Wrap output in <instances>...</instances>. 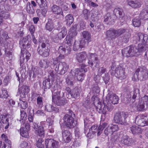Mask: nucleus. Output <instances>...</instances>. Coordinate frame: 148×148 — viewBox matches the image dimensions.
<instances>
[{
  "label": "nucleus",
  "instance_id": "f257e3e1",
  "mask_svg": "<svg viewBox=\"0 0 148 148\" xmlns=\"http://www.w3.org/2000/svg\"><path fill=\"white\" fill-rule=\"evenodd\" d=\"M39 46L37 51L38 54L43 57L48 56L49 54L50 49L47 47L48 42L44 38H40L39 40Z\"/></svg>",
  "mask_w": 148,
  "mask_h": 148
},
{
  "label": "nucleus",
  "instance_id": "f03ea898",
  "mask_svg": "<svg viewBox=\"0 0 148 148\" xmlns=\"http://www.w3.org/2000/svg\"><path fill=\"white\" fill-rule=\"evenodd\" d=\"M20 47L21 49V52L23 54V56L26 58V62H27L31 56L30 53L25 49L30 47L31 42L28 39V37H24L22 40H21L19 43Z\"/></svg>",
  "mask_w": 148,
  "mask_h": 148
},
{
  "label": "nucleus",
  "instance_id": "7ed1b4c3",
  "mask_svg": "<svg viewBox=\"0 0 148 148\" xmlns=\"http://www.w3.org/2000/svg\"><path fill=\"white\" fill-rule=\"evenodd\" d=\"M134 76L140 81H145L148 77V70L145 67H139L136 70Z\"/></svg>",
  "mask_w": 148,
  "mask_h": 148
},
{
  "label": "nucleus",
  "instance_id": "20e7f679",
  "mask_svg": "<svg viewBox=\"0 0 148 148\" xmlns=\"http://www.w3.org/2000/svg\"><path fill=\"white\" fill-rule=\"evenodd\" d=\"M73 116H74V114L72 111L69 110V114L65 115L63 117L64 123L67 127L70 129L73 128L76 125V123Z\"/></svg>",
  "mask_w": 148,
  "mask_h": 148
},
{
  "label": "nucleus",
  "instance_id": "39448f33",
  "mask_svg": "<svg viewBox=\"0 0 148 148\" xmlns=\"http://www.w3.org/2000/svg\"><path fill=\"white\" fill-rule=\"evenodd\" d=\"M63 93L60 91L54 92L52 96L53 102L58 106H64L66 103V100L63 97Z\"/></svg>",
  "mask_w": 148,
  "mask_h": 148
},
{
  "label": "nucleus",
  "instance_id": "423d86ee",
  "mask_svg": "<svg viewBox=\"0 0 148 148\" xmlns=\"http://www.w3.org/2000/svg\"><path fill=\"white\" fill-rule=\"evenodd\" d=\"M86 65L82 64L81 68L75 69L72 73V74L76 77L78 80L82 81L84 79L85 73L87 71V69H85Z\"/></svg>",
  "mask_w": 148,
  "mask_h": 148
},
{
  "label": "nucleus",
  "instance_id": "0eeeda50",
  "mask_svg": "<svg viewBox=\"0 0 148 148\" xmlns=\"http://www.w3.org/2000/svg\"><path fill=\"white\" fill-rule=\"evenodd\" d=\"M88 64L92 68L94 69V65L96 68L99 67V60L95 53H89L88 57Z\"/></svg>",
  "mask_w": 148,
  "mask_h": 148
},
{
  "label": "nucleus",
  "instance_id": "6e6552de",
  "mask_svg": "<svg viewBox=\"0 0 148 148\" xmlns=\"http://www.w3.org/2000/svg\"><path fill=\"white\" fill-rule=\"evenodd\" d=\"M128 114L127 112H121L116 113L115 114L114 120L116 123L121 125H125L127 122Z\"/></svg>",
  "mask_w": 148,
  "mask_h": 148
},
{
  "label": "nucleus",
  "instance_id": "1a4fd4ad",
  "mask_svg": "<svg viewBox=\"0 0 148 148\" xmlns=\"http://www.w3.org/2000/svg\"><path fill=\"white\" fill-rule=\"evenodd\" d=\"M137 51L136 47L130 46L123 49L122 54L124 56L126 57H132L135 56Z\"/></svg>",
  "mask_w": 148,
  "mask_h": 148
},
{
  "label": "nucleus",
  "instance_id": "9d476101",
  "mask_svg": "<svg viewBox=\"0 0 148 148\" xmlns=\"http://www.w3.org/2000/svg\"><path fill=\"white\" fill-rule=\"evenodd\" d=\"M55 70L57 73L59 71L60 69V73H59L61 75H63L69 69V66L65 62H63L58 63V64L54 65Z\"/></svg>",
  "mask_w": 148,
  "mask_h": 148
},
{
  "label": "nucleus",
  "instance_id": "9b49d317",
  "mask_svg": "<svg viewBox=\"0 0 148 148\" xmlns=\"http://www.w3.org/2000/svg\"><path fill=\"white\" fill-rule=\"evenodd\" d=\"M135 122L138 125L140 126L148 125L147 117L142 115H138L136 118Z\"/></svg>",
  "mask_w": 148,
  "mask_h": 148
},
{
  "label": "nucleus",
  "instance_id": "f8f14e48",
  "mask_svg": "<svg viewBox=\"0 0 148 148\" xmlns=\"http://www.w3.org/2000/svg\"><path fill=\"white\" fill-rule=\"evenodd\" d=\"M59 51L61 54H64L66 55L69 54L71 51V48L69 46H66V47L61 46L59 47ZM64 55L60 54L58 57L59 60L64 58Z\"/></svg>",
  "mask_w": 148,
  "mask_h": 148
},
{
  "label": "nucleus",
  "instance_id": "ddd939ff",
  "mask_svg": "<svg viewBox=\"0 0 148 148\" xmlns=\"http://www.w3.org/2000/svg\"><path fill=\"white\" fill-rule=\"evenodd\" d=\"M45 122H41L40 126L38 127L36 123H33L34 128L35 130V134L40 136H44V126H43Z\"/></svg>",
  "mask_w": 148,
  "mask_h": 148
},
{
  "label": "nucleus",
  "instance_id": "4468645a",
  "mask_svg": "<svg viewBox=\"0 0 148 148\" xmlns=\"http://www.w3.org/2000/svg\"><path fill=\"white\" fill-rule=\"evenodd\" d=\"M45 142L46 148H59V142L53 139L47 138Z\"/></svg>",
  "mask_w": 148,
  "mask_h": 148
},
{
  "label": "nucleus",
  "instance_id": "2eb2a0df",
  "mask_svg": "<svg viewBox=\"0 0 148 148\" xmlns=\"http://www.w3.org/2000/svg\"><path fill=\"white\" fill-rule=\"evenodd\" d=\"M119 130L118 126L116 125L111 124L106 128L104 131V133L106 136H111L114 132Z\"/></svg>",
  "mask_w": 148,
  "mask_h": 148
},
{
  "label": "nucleus",
  "instance_id": "dca6fc26",
  "mask_svg": "<svg viewBox=\"0 0 148 148\" xmlns=\"http://www.w3.org/2000/svg\"><path fill=\"white\" fill-rule=\"evenodd\" d=\"M125 70V69L121 66L117 67L115 70V75L122 80L124 79L126 77Z\"/></svg>",
  "mask_w": 148,
  "mask_h": 148
},
{
  "label": "nucleus",
  "instance_id": "f3484780",
  "mask_svg": "<svg viewBox=\"0 0 148 148\" xmlns=\"http://www.w3.org/2000/svg\"><path fill=\"white\" fill-rule=\"evenodd\" d=\"M62 141L64 143H68L72 138L71 133L68 130H62Z\"/></svg>",
  "mask_w": 148,
  "mask_h": 148
},
{
  "label": "nucleus",
  "instance_id": "a211bd4d",
  "mask_svg": "<svg viewBox=\"0 0 148 148\" xmlns=\"http://www.w3.org/2000/svg\"><path fill=\"white\" fill-rule=\"evenodd\" d=\"M106 72V69L102 67L99 69L97 73L99 74V75L101 76L102 77L103 80L106 84L108 82L109 80V77L108 74L107 73H105Z\"/></svg>",
  "mask_w": 148,
  "mask_h": 148
},
{
  "label": "nucleus",
  "instance_id": "6ab92c4d",
  "mask_svg": "<svg viewBox=\"0 0 148 148\" xmlns=\"http://www.w3.org/2000/svg\"><path fill=\"white\" fill-rule=\"evenodd\" d=\"M134 142L133 138L126 135H123L121 138V143L124 145L128 146L131 145Z\"/></svg>",
  "mask_w": 148,
  "mask_h": 148
},
{
  "label": "nucleus",
  "instance_id": "aec40b11",
  "mask_svg": "<svg viewBox=\"0 0 148 148\" xmlns=\"http://www.w3.org/2000/svg\"><path fill=\"white\" fill-rule=\"evenodd\" d=\"M87 56V53L85 51H83L77 53L75 58L78 62L81 63L86 60Z\"/></svg>",
  "mask_w": 148,
  "mask_h": 148
},
{
  "label": "nucleus",
  "instance_id": "412c9836",
  "mask_svg": "<svg viewBox=\"0 0 148 148\" xmlns=\"http://www.w3.org/2000/svg\"><path fill=\"white\" fill-rule=\"evenodd\" d=\"M113 108V106L110 103L106 104H104V106L101 112L104 115V116H106L107 114H108V112H111Z\"/></svg>",
  "mask_w": 148,
  "mask_h": 148
},
{
  "label": "nucleus",
  "instance_id": "4be33fe9",
  "mask_svg": "<svg viewBox=\"0 0 148 148\" xmlns=\"http://www.w3.org/2000/svg\"><path fill=\"white\" fill-rule=\"evenodd\" d=\"M52 12L54 14L64 16L62 9L59 6L54 5L51 8Z\"/></svg>",
  "mask_w": 148,
  "mask_h": 148
},
{
  "label": "nucleus",
  "instance_id": "5701e85b",
  "mask_svg": "<svg viewBox=\"0 0 148 148\" xmlns=\"http://www.w3.org/2000/svg\"><path fill=\"white\" fill-rule=\"evenodd\" d=\"M85 44L84 41H75L73 45V49L75 51L80 50L82 49L85 46Z\"/></svg>",
  "mask_w": 148,
  "mask_h": 148
},
{
  "label": "nucleus",
  "instance_id": "b1692460",
  "mask_svg": "<svg viewBox=\"0 0 148 148\" xmlns=\"http://www.w3.org/2000/svg\"><path fill=\"white\" fill-rule=\"evenodd\" d=\"M109 101L114 104H116L118 103L119 98L115 94L110 92L108 94Z\"/></svg>",
  "mask_w": 148,
  "mask_h": 148
},
{
  "label": "nucleus",
  "instance_id": "393cba45",
  "mask_svg": "<svg viewBox=\"0 0 148 148\" xmlns=\"http://www.w3.org/2000/svg\"><path fill=\"white\" fill-rule=\"evenodd\" d=\"M29 88L27 86H23L19 89V92L20 93V97L23 98L25 97L26 94L29 91Z\"/></svg>",
  "mask_w": 148,
  "mask_h": 148
},
{
  "label": "nucleus",
  "instance_id": "a878e982",
  "mask_svg": "<svg viewBox=\"0 0 148 148\" xmlns=\"http://www.w3.org/2000/svg\"><path fill=\"white\" fill-rule=\"evenodd\" d=\"M10 118V115L8 114L1 115L0 118L5 126V128L7 129L8 128L9 125V119Z\"/></svg>",
  "mask_w": 148,
  "mask_h": 148
},
{
  "label": "nucleus",
  "instance_id": "bb28decb",
  "mask_svg": "<svg viewBox=\"0 0 148 148\" xmlns=\"http://www.w3.org/2000/svg\"><path fill=\"white\" fill-rule=\"evenodd\" d=\"M127 2L128 5L134 8H139L141 5L140 3L137 0H127Z\"/></svg>",
  "mask_w": 148,
  "mask_h": 148
},
{
  "label": "nucleus",
  "instance_id": "cd10ccee",
  "mask_svg": "<svg viewBox=\"0 0 148 148\" xmlns=\"http://www.w3.org/2000/svg\"><path fill=\"white\" fill-rule=\"evenodd\" d=\"M82 35L84 39H82L81 40L84 41L85 44L88 45V42L90 40V34L88 32L84 31L82 33Z\"/></svg>",
  "mask_w": 148,
  "mask_h": 148
},
{
  "label": "nucleus",
  "instance_id": "c85d7f7f",
  "mask_svg": "<svg viewBox=\"0 0 148 148\" xmlns=\"http://www.w3.org/2000/svg\"><path fill=\"white\" fill-rule=\"evenodd\" d=\"M45 110L47 112H51L55 111L58 112L59 109L56 107H54L52 105L49 103H47L45 106Z\"/></svg>",
  "mask_w": 148,
  "mask_h": 148
},
{
  "label": "nucleus",
  "instance_id": "c756f323",
  "mask_svg": "<svg viewBox=\"0 0 148 148\" xmlns=\"http://www.w3.org/2000/svg\"><path fill=\"white\" fill-rule=\"evenodd\" d=\"M130 130L133 134H139L142 133V130L137 126L133 125L130 127Z\"/></svg>",
  "mask_w": 148,
  "mask_h": 148
},
{
  "label": "nucleus",
  "instance_id": "7c9ffc66",
  "mask_svg": "<svg viewBox=\"0 0 148 148\" xmlns=\"http://www.w3.org/2000/svg\"><path fill=\"white\" fill-rule=\"evenodd\" d=\"M49 64L50 62L49 60L46 59L41 60H40L39 62L40 66L44 69L48 68L49 65Z\"/></svg>",
  "mask_w": 148,
  "mask_h": 148
},
{
  "label": "nucleus",
  "instance_id": "2f4dec72",
  "mask_svg": "<svg viewBox=\"0 0 148 148\" xmlns=\"http://www.w3.org/2000/svg\"><path fill=\"white\" fill-rule=\"evenodd\" d=\"M115 30L112 29L108 30L106 32V34L107 38L109 40L115 39L117 37L116 35Z\"/></svg>",
  "mask_w": 148,
  "mask_h": 148
},
{
  "label": "nucleus",
  "instance_id": "473e14b6",
  "mask_svg": "<svg viewBox=\"0 0 148 148\" xmlns=\"http://www.w3.org/2000/svg\"><path fill=\"white\" fill-rule=\"evenodd\" d=\"M53 81L49 78L46 79L43 82V87L45 88H50L53 84Z\"/></svg>",
  "mask_w": 148,
  "mask_h": 148
},
{
  "label": "nucleus",
  "instance_id": "72a5a7b5",
  "mask_svg": "<svg viewBox=\"0 0 148 148\" xmlns=\"http://www.w3.org/2000/svg\"><path fill=\"white\" fill-rule=\"evenodd\" d=\"M80 91L79 89L77 88H75L70 93L71 96L75 99H78L80 95Z\"/></svg>",
  "mask_w": 148,
  "mask_h": 148
},
{
  "label": "nucleus",
  "instance_id": "f704fd0d",
  "mask_svg": "<svg viewBox=\"0 0 148 148\" xmlns=\"http://www.w3.org/2000/svg\"><path fill=\"white\" fill-rule=\"evenodd\" d=\"M138 40L143 44H145L148 38L147 35L141 33H138Z\"/></svg>",
  "mask_w": 148,
  "mask_h": 148
},
{
  "label": "nucleus",
  "instance_id": "c9c22d12",
  "mask_svg": "<svg viewBox=\"0 0 148 148\" xmlns=\"http://www.w3.org/2000/svg\"><path fill=\"white\" fill-rule=\"evenodd\" d=\"M114 13L115 15L117 16L119 15V16H121L119 17V19L121 20V18L122 19L123 18V10L119 8H116L114 9Z\"/></svg>",
  "mask_w": 148,
  "mask_h": 148
},
{
  "label": "nucleus",
  "instance_id": "e433bc0d",
  "mask_svg": "<svg viewBox=\"0 0 148 148\" xmlns=\"http://www.w3.org/2000/svg\"><path fill=\"white\" fill-rule=\"evenodd\" d=\"M39 70L38 68H32V70L29 76L30 77H32L33 80H34L35 79L36 77L39 74Z\"/></svg>",
  "mask_w": 148,
  "mask_h": 148
},
{
  "label": "nucleus",
  "instance_id": "4c0bfd02",
  "mask_svg": "<svg viewBox=\"0 0 148 148\" xmlns=\"http://www.w3.org/2000/svg\"><path fill=\"white\" fill-rule=\"evenodd\" d=\"M67 34V30L65 27H63L61 31L57 34V36L60 39L64 37Z\"/></svg>",
  "mask_w": 148,
  "mask_h": 148
},
{
  "label": "nucleus",
  "instance_id": "58836bf2",
  "mask_svg": "<svg viewBox=\"0 0 148 148\" xmlns=\"http://www.w3.org/2000/svg\"><path fill=\"white\" fill-rule=\"evenodd\" d=\"M139 90L138 89H136L132 92H131V94H130V92H129V95L128 96V98H130L131 95H132V99H135L137 96H139Z\"/></svg>",
  "mask_w": 148,
  "mask_h": 148
},
{
  "label": "nucleus",
  "instance_id": "ea45409f",
  "mask_svg": "<svg viewBox=\"0 0 148 148\" xmlns=\"http://www.w3.org/2000/svg\"><path fill=\"white\" fill-rule=\"evenodd\" d=\"M65 18L66 23L68 25H71L73 22V18L71 14H68L66 16Z\"/></svg>",
  "mask_w": 148,
  "mask_h": 148
},
{
  "label": "nucleus",
  "instance_id": "a19ab883",
  "mask_svg": "<svg viewBox=\"0 0 148 148\" xmlns=\"http://www.w3.org/2000/svg\"><path fill=\"white\" fill-rule=\"evenodd\" d=\"M54 28V25L51 21H48L47 23L46 24L45 28L49 31H51Z\"/></svg>",
  "mask_w": 148,
  "mask_h": 148
},
{
  "label": "nucleus",
  "instance_id": "79ce46f5",
  "mask_svg": "<svg viewBox=\"0 0 148 148\" xmlns=\"http://www.w3.org/2000/svg\"><path fill=\"white\" fill-rule=\"evenodd\" d=\"M20 134L22 137L25 138H28L29 136L28 131L23 127L20 128Z\"/></svg>",
  "mask_w": 148,
  "mask_h": 148
},
{
  "label": "nucleus",
  "instance_id": "37998d69",
  "mask_svg": "<svg viewBox=\"0 0 148 148\" xmlns=\"http://www.w3.org/2000/svg\"><path fill=\"white\" fill-rule=\"evenodd\" d=\"M45 142L41 138H39L37 140L36 145L38 148H45Z\"/></svg>",
  "mask_w": 148,
  "mask_h": 148
},
{
  "label": "nucleus",
  "instance_id": "c03bdc74",
  "mask_svg": "<svg viewBox=\"0 0 148 148\" xmlns=\"http://www.w3.org/2000/svg\"><path fill=\"white\" fill-rule=\"evenodd\" d=\"M107 123L105 122L99 125L98 128V136L100 135L101 134L103 129L107 127Z\"/></svg>",
  "mask_w": 148,
  "mask_h": 148
},
{
  "label": "nucleus",
  "instance_id": "a18cd8bd",
  "mask_svg": "<svg viewBox=\"0 0 148 148\" xmlns=\"http://www.w3.org/2000/svg\"><path fill=\"white\" fill-rule=\"evenodd\" d=\"M26 10L27 12L30 14H33L34 12V10L29 2L27 3Z\"/></svg>",
  "mask_w": 148,
  "mask_h": 148
},
{
  "label": "nucleus",
  "instance_id": "49530a36",
  "mask_svg": "<svg viewBox=\"0 0 148 148\" xmlns=\"http://www.w3.org/2000/svg\"><path fill=\"white\" fill-rule=\"evenodd\" d=\"M141 19L139 17L135 18L132 21L133 25L135 27H139L141 24Z\"/></svg>",
  "mask_w": 148,
  "mask_h": 148
},
{
  "label": "nucleus",
  "instance_id": "de8ad7c7",
  "mask_svg": "<svg viewBox=\"0 0 148 148\" xmlns=\"http://www.w3.org/2000/svg\"><path fill=\"white\" fill-rule=\"evenodd\" d=\"M145 103H144L141 101L139 102L138 105L137 106V110L140 111H142L145 110L146 108L145 105Z\"/></svg>",
  "mask_w": 148,
  "mask_h": 148
},
{
  "label": "nucleus",
  "instance_id": "09e8293b",
  "mask_svg": "<svg viewBox=\"0 0 148 148\" xmlns=\"http://www.w3.org/2000/svg\"><path fill=\"white\" fill-rule=\"evenodd\" d=\"M145 44H139L138 45V49H137L138 50L137 52H142L143 51L145 50L147 48V45H145Z\"/></svg>",
  "mask_w": 148,
  "mask_h": 148
},
{
  "label": "nucleus",
  "instance_id": "8fccbe9b",
  "mask_svg": "<svg viewBox=\"0 0 148 148\" xmlns=\"http://www.w3.org/2000/svg\"><path fill=\"white\" fill-rule=\"evenodd\" d=\"M36 101L37 104L39 107L41 108L43 106V98L42 96H38L36 99Z\"/></svg>",
  "mask_w": 148,
  "mask_h": 148
},
{
  "label": "nucleus",
  "instance_id": "3c124183",
  "mask_svg": "<svg viewBox=\"0 0 148 148\" xmlns=\"http://www.w3.org/2000/svg\"><path fill=\"white\" fill-rule=\"evenodd\" d=\"M2 92L0 94V97L3 99H6L8 96L7 91L4 89H2Z\"/></svg>",
  "mask_w": 148,
  "mask_h": 148
},
{
  "label": "nucleus",
  "instance_id": "603ef678",
  "mask_svg": "<svg viewBox=\"0 0 148 148\" xmlns=\"http://www.w3.org/2000/svg\"><path fill=\"white\" fill-rule=\"evenodd\" d=\"M34 112L33 109L30 110L29 111L28 120L29 122H34Z\"/></svg>",
  "mask_w": 148,
  "mask_h": 148
},
{
  "label": "nucleus",
  "instance_id": "864d4df0",
  "mask_svg": "<svg viewBox=\"0 0 148 148\" xmlns=\"http://www.w3.org/2000/svg\"><path fill=\"white\" fill-rule=\"evenodd\" d=\"M69 36L73 38L77 34L76 29L74 27H72L70 29L69 31Z\"/></svg>",
  "mask_w": 148,
  "mask_h": 148
},
{
  "label": "nucleus",
  "instance_id": "5fc2aeb1",
  "mask_svg": "<svg viewBox=\"0 0 148 148\" xmlns=\"http://www.w3.org/2000/svg\"><path fill=\"white\" fill-rule=\"evenodd\" d=\"M20 102L18 103V104H20L21 107L22 109H26L28 106V103L27 101L21 100L20 99Z\"/></svg>",
  "mask_w": 148,
  "mask_h": 148
},
{
  "label": "nucleus",
  "instance_id": "6e6d98bb",
  "mask_svg": "<svg viewBox=\"0 0 148 148\" xmlns=\"http://www.w3.org/2000/svg\"><path fill=\"white\" fill-rule=\"evenodd\" d=\"M0 37L2 39H6L8 38L7 33L1 29H0Z\"/></svg>",
  "mask_w": 148,
  "mask_h": 148
},
{
  "label": "nucleus",
  "instance_id": "4d7b16f0",
  "mask_svg": "<svg viewBox=\"0 0 148 148\" xmlns=\"http://www.w3.org/2000/svg\"><path fill=\"white\" fill-rule=\"evenodd\" d=\"M126 30L123 28H121L115 30L116 35L117 37H118L125 32Z\"/></svg>",
  "mask_w": 148,
  "mask_h": 148
},
{
  "label": "nucleus",
  "instance_id": "13d9d810",
  "mask_svg": "<svg viewBox=\"0 0 148 148\" xmlns=\"http://www.w3.org/2000/svg\"><path fill=\"white\" fill-rule=\"evenodd\" d=\"M20 113L21 118L22 120V122L24 123L26 119L27 114L26 112L23 110L21 111Z\"/></svg>",
  "mask_w": 148,
  "mask_h": 148
},
{
  "label": "nucleus",
  "instance_id": "bf43d9fd",
  "mask_svg": "<svg viewBox=\"0 0 148 148\" xmlns=\"http://www.w3.org/2000/svg\"><path fill=\"white\" fill-rule=\"evenodd\" d=\"M40 7L41 10V13L42 15L44 16H45L46 13L47 11L48 7L47 5H46L43 6H40Z\"/></svg>",
  "mask_w": 148,
  "mask_h": 148
},
{
  "label": "nucleus",
  "instance_id": "052dcab7",
  "mask_svg": "<svg viewBox=\"0 0 148 148\" xmlns=\"http://www.w3.org/2000/svg\"><path fill=\"white\" fill-rule=\"evenodd\" d=\"M71 74L69 75L66 79V82L68 85H73V77H71Z\"/></svg>",
  "mask_w": 148,
  "mask_h": 148
},
{
  "label": "nucleus",
  "instance_id": "680f3d73",
  "mask_svg": "<svg viewBox=\"0 0 148 148\" xmlns=\"http://www.w3.org/2000/svg\"><path fill=\"white\" fill-rule=\"evenodd\" d=\"M36 1L40 7L47 5V2L46 0H36Z\"/></svg>",
  "mask_w": 148,
  "mask_h": 148
},
{
  "label": "nucleus",
  "instance_id": "e2e57ef3",
  "mask_svg": "<svg viewBox=\"0 0 148 148\" xmlns=\"http://www.w3.org/2000/svg\"><path fill=\"white\" fill-rule=\"evenodd\" d=\"M113 20V19L111 16L107 15L104 17V21L105 22H107L108 23H109L110 22H112Z\"/></svg>",
  "mask_w": 148,
  "mask_h": 148
},
{
  "label": "nucleus",
  "instance_id": "0e129e2a",
  "mask_svg": "<svg viewBox=\"0 0 148 148\" xmlns=\"http://www.w3.org/2000/svg\"><path fill=\"white\" fill-rule=\"evenodd\" d=\"M74 40H73V38L70 37L69 36H68L66 38V40L65 41V42L67 44V45H68V46L71 45H68L69 44H71L73 42Z\"/></svg>",
  "mask_w": 148,
  "mask_h": 148
},
{
  "label": "nucleus",
  "instance_id": "69168bd1",
  "mask_svg": "<svg viewBox=\"0 0 148 148\" xmlns=\"http://www.w3.org/2000/svg\"><path fill=\"white\" fill-rule=\"evenodd\" d=\"M83 14L84 16V18L86 19H87L89 16V12L88 10L86 9H84L83 11Z\"/></svg>",
  "mask_w": 148,
  "mask_h": 148
},
{
  "label": "nucleus",
  "instance_id": "338daca9",
  "mask_svg": "<svg viewBox=\"0 0 148 148\" xmlns=\"http://www.w3.org/2000/svg\"><path fill=\"white\" fill-rule=\"evenodd\" d=\"M0 16L5 19L8 18L10 17V15L8 12H3L0 14Z\"/></svg>",
  "mask_w": 148,
  "mask_h": 148
},
{
  "label": "nucleus",
  "instance_id": "774afa93",
  "mask_svg": "<svg viewBox=\"0 0 148 148\" xmlns=\"http://www.w3.org/2000/svg\"><path fill=\"white\" fill-rule=\"evenodd\" d=\"M29 143L27 142L23 141L20 144L21 148H28Z\"/></svg>",
  "mask_w": 148,
  "mask_h": 148
}]
</instances>
